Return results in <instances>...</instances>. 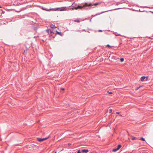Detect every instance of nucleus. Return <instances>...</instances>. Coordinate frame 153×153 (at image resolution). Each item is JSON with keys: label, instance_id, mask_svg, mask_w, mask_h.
<instances>
[{"label": "nucleus", "instance_id": "f257e3e1", "mask_svg": "<svg viewBox=\"0 0 153 153\" xmlns=\"http://www.w3.org/2000/svg\"><path fill=\"white\" fill-rule=\"evenodd\" d=\"M92 4L91 3H85L83 4L82 6L78 5L77 6L78 9H84L86 10H89L91 8V7H88V6H92Z\"/></svg>", "mask_w": 153, "mask_h": 153}, {"label": "nucleus", "instance_id": "f03ea898", "mask_svg": "<svg viewBox=\"0 0 153 153\" xmlns=\"http://www.w3.org/2000/svg\"><path fill=\"white\" fill-rule=\"evenodd\" d=\"M50 137V136H48V137L42 138H37V140L38 141H39V142H42L45 140H47V139L49 138Z\"/></svg>", "mask_w": 153, "mask_h": 153}, {"label": "nucleus", "instance_id": "7ed1b4c3", "mask_svg": "<svg viewBox=\"0 0 153 153\" xmlns=\"http://www.w3.org/2000/svg\"><path fill=\"white\" fill-rule=\"evenodd\" d=\"M58 9H59V10L60 11H62L64 10H65V8L63 7H57L55 8V10L56 11Z\"/></svg>", "mask_w": 153, "mask_h": 153}, {"label": "nucleus", "instance_id": "20e7f679", "mask_svg": "<svg viewBox=\"0 0 153 153\" xmlns=\"http://www.w3.org/2000/svg\"><path fill=\"white\" fill-rule=\"evenodd\" d=\"M89 151L88 149H83L82 150L81 152H82L85 153H87Z\"/></svg>", "mask_w": 153, "mask_h": 153}, {"label": "nucleus", "instance_id": "39448f33", "mask_svg": "<svg viewBox=\"0 0 153 153\" xmlns=\"http://www.w3.org/2000/svg\"><path fill=\"white\" fill-rule=\"evenodd\" d=\"M42 10H45V11H50V10H52L53 9H51V8H50V9H48L46 8H45L43 7H42Z\"/></svg>", "mask_w": 153, "mask_h": 153}, {"label": "nucleus", "instance_id": "423d86ee", "mask_svg": "<svg viewBox=\"0 0 153 153\" xmlns=\"http://www.w3.org/2000/svg\"><path fill=\"white\" fill-rule=\"evenodd\" d=\"M108 11H104V12H101V13H97V14H96L94 16V15H92V16H93V17H94L96 16H97V15H100V14L104 12H107Z\"/></svg>", "mask_w": 153, "mask_h": 153}, {"label": "nucleus", "instance_id": "0eeeda50", "mask_svg": "<svg viewBox=\"0 0 153 153\" xmlns=\"http://www.w3.org/2000/svg\"><path fill=\"white\" fill-rule=\"evenodd\" d=\"M90 3L92 4V6H88V7H92L93 6H96L99 4L98 3H96L94 4H93L92 3Z\"/></svg>", "mask_w": 153, "mask_h": 153}, {"label": "nucleus", "instance_id": "6e6552de", "mask_svg": "<svg viewBox=\"0 0 153 153\" xmlns=\"http://www.w3.org/2000/svg\"><path fill=\"white\" fill-rule=\"evenodd\" d=\"M146 78L145 76H143L141 77L140 78V80L141 81H144V79Z\"/></svg>", "mask_w": 153, "mask_h": 153}, {"label": "nucleus", "instance_id": "1a4fd4ad", "mask_svg": "<svg viewBox=\"0 0 153 153\" xmlns=\"http://www.w3.org/2000/svg\"><path fill=\"white\" fill-rule=\"evenodd\" d=\"M121 146H121V145H120V144L118 145H117V149H118V150H119L121 148Z\"/></svg>", "mask_w": 153, "mask_h": 153}, {"label": "nucleus", "instance_id": "9d476101", "mask_svg": "<svg viewBox=\"0 0 153 153\" xmlns=\"http://www.w3.org/2000/svg\"><path fill=\"white\" fill-rule=\"evenodd\" d=\"M56 34H59L60 35V36H62V33L61 32H59L58 31H56Z\"/></svg>", "mask_w": 153, "mask_h": 153}, {"label": "nucleus", "instance_id": "9b49d317", "mask_svg": "<svg viewBox=\"0 0 153 153\" xmlns=\"http://www.w3.org/2000/svg\"><path fill=\"white\" fill-rule=\"evenodd\" d=\"M55 25H53V24H52L51 25V27L52 29L53 28H56V27H55Z\"/></svg>", "mask_w": 153, "mask_h": 153}, {"label": "nucleus", "instance_id": "f8f14e48", "mask_svg": "<svg viewBox=\"0 0 153 153\" xmlns=\"http://www.w3.org/2000/svg\"><path fill=\"white\" fill-rule=\"evenodd\" d=\"M117 150H118V149H117V148L114 149H113L112 151L114 152H116L117 151Z\"/></svg>", "mask_w": 153, "mask_h": 153}, {"label": "nucleus", "instance_id": "ddd939ff", "mask_svg": "<svg viewBox=\"0 0 153 153\" xmlns=\"http://www.w3.org/2000/svg\"><path fill=\"white\" fill-rule=\"evenodd\" d=\"M140 140H143V141H146V140L145 138H143V137H141L140 138Z\"/></svg>", "mask_w": 153, "mask_h": 153}, {"label": "nucleus", "instance_id": "4468645a", "mask_svg": "<svg viewBox=\"0 0 153 153\" xmlns=\"http://www.w3.org/2000/svg\"><path fill=\"white\" fill-rule=\"evenodd\" d=\"M120 61L121 62H123L124 61V59L123 58H121L120 59Z\"/></svg>", "mask_w": 153, "mask_h": 153}, {"label": "nucleus", "instance_id": "2eb2a0df", "mask_svg": "<svg viewBox=\"0 0 153 153\" xmlns=\"http://www.w3.org/2000/svg\"><path fill=\"white\" fill-rule=\"evenodd\" d=\"M77 153H82L81 151H80V150H78L77 151Z\"/></svg>", "mask_w": 153, "mask_h": 153}, {"label": "nucleus", "instance_id": "dca6fc26", "mask_svg": "<svg viewBox=\"0 0 153 153\" xmlns=\"http://www.w3.org/2000/svg\"><path fill=\"white\" fill-rule=\"evenodd\" d=\"M55 31H54V32L53 31H51L50 32V34H51L52 33H55Z\"/></svg>", "mask_w": 153, "mask_h": 153}, {"label": "nucleus", "instance_id": "f3484780", "mask_svg": "<svg viewBox=\"0 0 153 153\" xmlns=\"http://www.w3.org/2000/svg\"><path fill=\"white\" fill-rule=\"evenodd\" d=\"M75 9L76 10H77L78 9V6H77V7H74V8H73V9Z\"/></svg>", "mask_w": 153, "mask_h": 153}, {"label": "nucleus", "instance_id": "a211bd4d", "mask_svg": "<svg viewBox=\"0 0 153 153\" xmlns=\"http://www.w3.org/2000/svg\"><path fill=\"white\" fill-rule=\"evenodd\" d=\"M107 92H108V94H113V93H112V92H111V91H107Z\"/></svg>", "mask_w": 153, "mask_h": 153}, {"label": "nucleus", "instance_id": "6ab92c4d", "mask_svg": "<svg viewBox=\"0 0 153 153\" xmlns=\"http://www.w3.org/2000/svg\"><path fill=\"white\" fill-rule=\"evenodd\" d=\"M136 138V137H132V140H134Z\"/></svg>", "mask_w": 153, "mask_h": 153}, {"label": "nucleus", "instance_id": "aec40b11", "mask_svg": "<svg viewBox=\"0 0 153 153\" xmlns=\"http://www.w3.org/2000/svg\"><path fill=\"white\" fill-rule=\"evenodd\" d=\"M112 109H110L109 110V112L110 113H111L112 112Z\"/></svg>", "mask_w": 153, "mask_h": 153}, {"label": "nucleus", "instance_id": "412c9836", "mask_svg": "<svg viewBox=\"0 0 153 153\" xmlns=\"http://www.w3.org/2000/svg\"><path fill=\"white\" fill-rule=\"evenodd\" d=\"M74 21L75 22H80L79 20H74Z\"/></svg>", "mask_w": 153, "mask_h": 153}, {"label": "nucleus", "instance_id": "4be33fe9", "mask_svg": "<svg viewBox=\"0 0 153 153\" xmlns=\"http://www.w3.org/2000/svg\"><path fill=\"white\" fill-rule=\"evenodd\" d=\"M46 31L47 33H49V30L48 29Z\"/></svg>", "mask_w": 153, "mask_h": 153}, {"label": "nucleus", "instance_id": "5701e85b", "mask_svg": "<svg viewBox=\"0 0 153 153\" xmlns=\"http://www.w3.org/2000/svg\"><path fill=\"white\" fill-rule=\"evenodd\" d=\"M141 86H140L138 88H136V90H137L139 88H140Z\"/></svg>", "mask_w": 153, "mask_h": 153}, {"label": "nucleus", "instance_id": "b1692460", "mask_svg": "<svg viewBox=\"0 0 153 153\" xmlns=\"http://www.w3.org/2000/svg\"><path fill=\"white\" fill-rule=\"evenodd\" d=\"M146 78V80H147V79H148L149 77L148 76H146L145 77Z\"/></svg>", "mask_w": 153, "mask_h": 153}, {"label": "nucleus", "instance_id": "393cba45", "mask_svg": "<svg viewBox=\"0 0 153 153\" xmlns=\"http://www.w3.org/2000/svg\"><path fill=\"white\" fill-rule=\"evenodd\" d=\"M61 89L62 91H64L65 90V88H61Z\"/></svg>", "mask_w": 153, "mask_h": 153}, {"label": "nucleus", "instance_id": "a878e982", "mask_svg": "<svg viewBox=\"0 0 153 153\" xmlns=\"http://www.w3.org/2000/svg\"><path fill=\"white\" fill-rule=\"evenodd\" d=\"M107 46L111 47V46H110L108 44L107 45Z\"/></svg>", "mask_w": 153, "mask_h": 153}, {"label": "nucleus", "instance_id": "bb28decb", "mask_svg": "<svg viewBox=\"0 0 153 153\" xmlns=\"http://www.w3.org/2000/svg\"><path fill=\"white\" fill-rule=\"evenodd\" d=\"M74 2L73 3V4L71 5V6H72L73 7H74V6H73V5L74 4Z\"/></svg>", "mask_w": 153, "mask_h": 153}, {"label": "nucleus", "instance_id": "cd10ccee", "mask_svg": "<svg viewBox=\"0 0 153 153\" xmlns=\"http://www.w3.org/2000/svg\"><path fill=\"white\" fill-rule=\"evenodd\" d=\"M98 31H99V32H102V30H98Z\"/></svg>", "mask_w": 153, "mask_h": 153}, {"label": "nucleus", "instance_id": "c85d7f7f", "mask_svg": "<svg viewBox=\"0 0 153 153\" xmlns=\"http://www.w3.org/2000/svg\"><path fill=\"white\" fill-rule=\"evenodd\" d=\"M119 113H120V112H117L116 113V114H119Z\"/></svg>", "mask_w": 153, "mask_h": 153}, {"label": "nucleus", "instance_id": "c756f323", "mask_svg": "<svg viewBox=\"0 0 153 153\" xmlns=\"http://www.w3.org/2000/svg\"><path fill=\"white\" fill-rule=\"evenodd\" d=\"M92 18H91L90 19V22H91V19H92Z\"/></svg>", "mask_w": 153, "mask_h": 153}, {"label": "nucleus", "instance_id": "7c9ffc66", "mask_svg": "<svg viewBox=\"0 0 153 153\" xmlns=\"http://www.w3.org/2000/svg\"><path fill=\"white\" fill-rule=\"evenodd\" d=\"M146 7L147 8H150L149 7Z\"/></svg>", "mask_w": 153, "mask_h": 153}, {"label": "nucleus", "instance_id": "2f4dec72", "mask_svg": "<svg viewBox=\"0 0 153 153\" xmlns=\"http://www.w3.org/2000/svg\"><path fill=\"white\" fill-rule=\"evenodd\" d=\"M68 145L70 146V145L71 144L70 143H68Z\"/></svg>", "mask_w": 153, "mask_h": 153}, {"label": "nucleus", "instance_id": "473e14b6", "mask_svg": "<svg viewBox=\"0 0 153 153\" xmlns=\"http://www.w3.org/2000/svg\"><path fill=\"white\" fill-rule=\"evenodd\" d=\"M116 36H120V34H118V35H116Z\"/></svg>", "mask_w": 153, "mask_h": 153}, {"label": "nucleus", "instance_id": "72a5a7b5", "mask_svg": "<svg viewBox=\"0 0 153 153\" xmlns=\"http://www.w3.org/2000/svg\"><path fill=\"white\" fill-rule=\"evenodd\" d=\"M120 117H122V115L121 114L120 115Z\"/></svg>", "mask_w": 153, "mask_h": 153}, {"label": "nucleus", "instance_id": "f704fd0d", "mask_svg": "<svg viewBox=\"0 0 153 153\" xmlns=\"http://www.w3.org/2000/svg\"><path fill=\"white\" fill-rule=\"evenodd\" d=\"M120 9V8H117V9H116V10H117V9Z\"/></svg>", "mask_w": 153, "mask_h": 153}, {"label": "nucleus", "instance_id": "c9c22d12", "mask_svg": "<svg viewBox=\"0 0 153 153\" xmlns=\"http://www.w3.org/2000/svg\"><path fill=\"white\" fill-rule=\"evenodd\" d=\"M55 153H57V152H55Z\"/></svg>", "mask_w": 153, "mask_h": 153}, {"label": "nucleus", "instance_id": "e433bc0d", "mask_svg": "<svg viewBox=\"0 0 153 153\" xmlns=\"http://www.w3.org/2000/svg\"><path fill=\"white\" fill-rule=\"evenodd\" d=\"M143 11H140V12H143Z\"/></svg>", "mask_w": 153, "mask_h": 153}, {"label": "nucleus", "instance_id": "4c0bfd02", "mask_svg": "<svg viewBox=\"0 0 153 153\" xmlns=\"http://www.w3.org/2000/svg\"><path fill=\"white\" fill-rule=\"evenodd\" d=\"M0 8H1V6H0Z\"/></svg>", "mask_w": 153, "mask_h": 153}, {"label": "nucleus", "instance_id": "58836bf2", "mask_svg": "<svg viewBox=\"0 0 153 153\" xmlns=\"http://www.w3.org/2000/svg\"><path fill=\"white\" fill-rule=\"evenodd\" d=\"M152 13H153V12H152Z\"/></svg>", "mask_w": 153, "mask_h": 153}]
</instances>
